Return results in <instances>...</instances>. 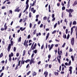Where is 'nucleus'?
Masks as SVG:
<instances>
[{
  "label": "nucleus",
  "mask_w": 77,
  "mask_h": 77,
  "mask_svg": "<svg viewBox=\"0 0 77 77\" xmlns=\"http://www.w3.org/2000/svg\"><path fill=\"white\" fill-rule=\"evenodd\" d=\"M75 29V30L76 32V38H77V26H73L72 28H71V35H72V33L73 32V29Z\"/></svg>",
  "instance_id": "obj_1"
},
{
  "label": "nucleus",
  "mask_w": 77,
  "mask_h": 77,
  "mask_svg": "<svg viewBox=\"0 0 77 77\" xmlns=\"http://www.w3.org/2000/svg\"><path fill=\"white\" fill-rule=\"evenodd\" d=\"M11 44L8 45V46L7 48V50L8 52L10 51V50H11V45L12 46L14 45V42L13 41H11Z\"/></svg>",
  "instance_id": "obj_2"
},
{
  "label": "nucleus",
  "mask_w": 77,
  "mask_h": 77,
  "mask_svg": "<svg viewBox=\"0 0 77 77\" xmlns=\"http://www.w3.org/2000/svg\"><path fill=\"white\" fill-rule=\"evenodd\" d=\"M14 56V54L12 52L11 53V54H10L9 55V62H11V60H12V59L11 58V57H13Z\"/></svg>",
  "instance_id": "obj_3"
},
{
  "label": "nucleus",
  "mask_w": 77,
  "mask_h": 77,
  "mask_svg": "<svg viewBox=\"0 0 77 77\" xmlns=\"http://www.w3.org/2000/svg\"><path fill=\"white\" fill-rule=\"evenodd\" d=\"M59 55V57H57V60L58 61L59 63H60V59H61V55Z\"/></svg>",
  "instance_id": "obj_4"
},
{
  "label": "nucleus",
  "mask_w": 77,
  "mask_h": 77,
  "mask_svg": "<svg viewBox=\"0 0 77 77\" xmlns=\"http://www.w3.org/2000/svg\"><path fill=\"white\" fill-rule=\"evenodd\" d=\"M71 44L72 45H74V38H72L71 40Z\"/></svg>",
  "instance_id": "obj_5"
},
{
  "label": "nucleus",
  "mask_w": 77,
  "mask_h": 77,
  "mask_svg": "<svg viewBox=\"0 0 77 77\" xmlns=\"http://www.w3.org/2000/svg\"><path fill=\"white\" fill-rule=\"evenodd\" d=\"M69 71H70V74H72V66H70L69 67Z\"/></svg>",
  "instance_id": "obj_6"
},
{
  "label": "nucleus",
  "mask_w": 77,
  "mask_h": 77,
  "mask_svg": "<svg viewBox=\"0 0 77 77\" xmlns=\"http://www.w3.org/2000/svg\"><path fill=\"white\" fill-rule=\"evenodd\" d=\"M33 61H34V58H31L29 62L30 65H32V63H33Z\"/></svg>",
  "instance_id": "obj_7"
},
{
  "label": "nucleus",
  "mask_w": 77,
  "mask_h": 77,
  "mask_svg": "<svg viewBox=\"0 0 77 77\" xmlns=\"http://www.w3.org/2000/svg\"><path fill=\"white\" fill-rule=\"evenodd\" d=\"M68 12L69 13H72V12H74V10L73 9H70L68 10Z\"/></svg>",
  "instance_id": "obj_8"
},
{
  "label": "nucleus",
  "mask_w": 77,
  "mask_h": 77,
  "mask_svg": "<svg viewBox=\"0 0 77 77\" xmlns=\"http://www.w3.org/2000/svg\"><path fill=\"white\" fill-rule=\"evenodd\" d=\"M48 72H47V71H45L44 72V75H45V77H47V76L48 75Z\"/></svg>",
  "instance_id": "obj_9"
},
{
  "label": "nucleus",
  "mask_w": 77,
  "mask_h": 77,
  "mask_svg": "<svg viewBox=\"0 0 77 77\" xmlns=\"http://www.w3.org/2000/svg\"><path fill=\"white\" fill-rule=\"evenodd\" d=\"M19 7H18L15 10V12H19V11H20V10H19Z\"/></svg>",
  "instance_id": "obj_10"
},
{
  "label": "nucleus",
  "mask_w": 77,
  "mask_h": 77,
  "mask_svg": "<svg viewBox=\"0 0 77 77\" xmlns=\"http://www.w3.org/2000/svg\"><path fill=\"white\" fill-rule=\"evenodd\" d=\"M36 47V43H35V45H34V46H33V48H32V50H35V48Z\"/></svg>",
  "instance_id": "obj_11"
},
{
  "label": "nucleus",
  "mask_w": 77,
  "mask_h": 77,
  "mask_svg": "<svg viewBox=\"0 0 77 77\" xmlns=\"http://www.w3.org/2000/svg\"><path fill=\"white\" fill-rule=\"evenodd\" d=\"M49 35H50V33H48L47 34V36L46 37V41H47V39H48V37L49 36Z\"/></svg>",
  "instance_id": "obj_12"
},
{
  "label": "nucleus",
  "mask_w": 77,
  "mask_h": 77,
  "mask_svg": "<svg viewBox=\"0 0 77 77\" xmlns=\"http://www.w3.org/2000/svg\"><path fill=\"white\" fill-rule=\"evenodd\" d=\"M58 55H62V54H60V47H59L58 49Z\"/></svg>",
  "instance_id": "obj_13"
},
{
  "label": "nucleus",
  "mask_w": 77,
  "mask_h": 77,
  "mask_svg": "<svg viewBox=\"0 0 77 77\" xmlns=\"http://www.w3.org/2000/svg\"><path fill=\"white\" fill-rule=\"evenodd\" d=\"M24 62H25V61L24 60V59L22 60L21 61V65H24Z\"/></svg>",
  "instance_id": "obj_14"
},
{
  "label": "nucleus",
  "mask_w": 77,
  "mask_h": 77,
  "mask_svg": "<svg viewBox=\"0 0 77 77\" xmlns=\"http://www.w3.org/2000/svg\"><path fill=\"white\" fill-rule=\"evenodd\" d=\"M26 29V27H24L23 28V27H21L20 28V30H21V32H23V30H24Z\"/></svg>",
  "instance_id": "obj_15"
},
{
  "label": "nucleus",
  "mask_w": 77,
  "mask_h": 77,
  "mask_svg": "<svg viewBox=\"0 0 77 77\" xmlns=\"http://www.w3.org/2000/svg\"><path fill=\"white\" fill-rule=\"evenodd\" d=\"M4 30H6L7 29V28H8V27L7 26H6V23H5V24L4 26Z\"/></svg>",
  "instance_id": "obj_16"
},
{
  "label": "nucleus",
  "mask_w": 77,
  "mask_h": 77,
  "mask_svg": "<svg viewBox=\"0 0 77 77\" xmlns=\"http://www.w3.org/2000/svg\"><path fill=\"white\" fill-rule=\"evenodd\" d=\"M53 46H54V45L53 44H52L51 46V47L49 49V51H50L51 49L53 48Z\"/></svg>",
  "instance_id": "obj_17"
},
{
  "label": "nucleus",
  "mask_w": 77,
  "mask_h": 77,
  "mask_svg": "<svg viewBox=\"0 0 77 77\" xmlns=\"http://www.w3.org/2000/svg\"><path fill=\"white\" fill-rule=\"evenodd\" d=\"M32 51V49H30V50H29L28 51V54L29 55V56H30V53L31 52V51Z\"/></svg>",
  "instance_id": "obj_18"
},
{
  "label": "nucleus",
  "mask_w": 77,
  "mask_h": 77,
  "mask_svg": "<svg viewBox=\"0 0 77 77\" xmlns=\"http://www.w3.org/2000/svg\"><path fill=\"white\" fill-rule=\"evenodd\" d=\"M77 4V1H75L73 5L72 6H75V5H76Z\"/></svg>",
  "instance_id": "obj_19"
},
{
  "label": "nucleus",
  "mask_w": 77,
  "mask_h": 77,
  "mask_svg": "<svg viewBox=\"0 0 77 77\" xmlns=\"http://www.w3.org/2000/svg\"><path fill=\"white\" fill-rule=\"evenodd\" d=\"M54 74L55 75H59V73L58 72H54Z\"/></svg>",
  "instance_id": "obj_20"
},
{
  "label": "nucleus",
  "mask_w": 77,
  "mask_h": 77,
  "mask_svg": "<svg viewBox=\"0 0 77 77\" xmlns=\"http://www.w3.org/2000/svg\"><path fill=\"white\" fill-rule=\"evenodd\" d=\"M25 54H26V50H24L23 51V56H24V55H25Z\"/></svg>",
  "instance_id": "obj_21"
},
{
  "label": "nucleus",
  "mask_w": 77,
  "mask_h": 77,
  "mask_svg": "<svg viewBox=\"0 0 77 77\" xmlns=\"http://www.w3.org/2000/svg\"><path fill=\"white\" fill-rule=\"evenodd\" d=\"M69 17H72V14H71V13H69Z\"/></svg>",
  "instance_id": "obj_22"
},
{
  "label": "nucleus",
  "mask_w": 77,
  "mask_h": 77,
  "mask_svg": "<svg viewBox=\"0 0 77 77\" xmlns=\"http://www.w3.org/2000/svg\"><path fill=\"white\" fill-rule=\"evenodd\" d=\"M71 58H72V61H74V56H73L72 55L71 56Z\"/></svg>",
  "instance_id": "obj_23"
},
{
  "label": "nucleus",
  "mask_w": 77,
  "mask_h": 77,
  "mask_svg": "<svg viewBox=\"0 0 77 77\" xmlns=\"http://www.w3.org/2000/svg\"><path fill=\"white\" fill-rule=\"evenodd\" d=\"M73 25H76V24H77V23L76 22V21H74L72 23Z\"/></svg>",
  "instance_id": "obj_24"
},
{
  "label": "nucleus",
  "mask_w": 77,
  "mask_h": 77,
  "mask_svg": "<svg viewBox=\"0 0 77 77\" xmlns=\"http://www.w3.org/2000/svg\"><path fill=\"white\" fill-rule=\"evenodd\" d=\"M29 0H26V5H29Z\"/></svg>",
  "instance_id": "obj_25"
},
{
  "label": "nucleus",
  "mask_w": 77,
  "mask_h": 77,
  "mask_svg": "<svg viewBox=\"0 0 77 77\" xmlns=\"http://www.w3.org/2000/svg\"><path fill=\"white\" fill-rule=\"evenodd\" d=\"M30 59H28L26 60L25 61V63H27V62H30Z\"/></svg>",
  "instance_id": "obj_26"
},
{
  "label": "nucleus",
  "mask_w": 77,
  "mask_h": 77,
  "mask_svg": "<svg viewBox=\"0 0 77 77\" xmlns=\"http://www.w3.org/2000/svg\"><path fill=\"white\" fill-rule=\"evenodd\" d=\"M57 23H56L54 26V29H55L56 26H57Z\"/></svg>",
  "instance_id": "obj_27"
},
{
  "label": "nucleus",
  "mask_w": 77,
  "mask_h": 77,
  "mask_svg": "<svg viewBox=\"0 0 77 77\" xmlns=\"http://www.w3.org/2000/svg\"><path fill=\"white\" fill-rule=\"evenodd\" d=\"M63 38L65 39H66V34H63Z\"/></svg>",
  "instance_id": "obj_28"
},
{
  "label": "nucleus",
  "mask_w": 77,
  "mask_h": 77,
  "mask_svg": "<svg viewBox=\"0 0 77 77\" xmlns=\"http://www.w3.org/2000/svg\"><path fill=\"white\" fill-rule=\"evenodd\" d=\"M71 64V60H70L69 62V64H68V65L69 66H70Z\"/></svg>",
  "instance_id": "obj_29"
},
{
  "label": "nucleus",
  "mask_w": 77,
  "mask_h": 77,
  "mask_svg": "<svg viewBox=\"0 0 77 77\" xmlns=\"http://www.w3.org/2000/svg\"><path fill=\"white\" fill-rule=\"evenodd\" d=\"M32 13L31 12H30L29 14V18H31L32 17Z\"/></svg>",
  "instance_id": "obj_30"
},
{
  "label": "nucleus",
  "mask_w": 77,
  "mask_h": 77,
  "mask_svg": "<svg viewBox=\"0 0 77 77\" xmlns=\"http://www.w3.org/2000/svg\"><path fill=\"white\" fill-rule=\"evenodd\" d=\"M21 37H20L19 38L18 41V42H21Z\"/></svg>",
  "instance_id": "obj_31"
},
{
  "label": "nucleus",
  "mask_w": 77,
  "mask_h": 77,
  "mask_svg": "<svg viewBox=\"0 0 77 77\" xmlns=\"http://www.w3.org/2000/svg\"><path fill=\"white\" fill-rule=\"evenodd\" d=\"M57 32V31L56 30H54V31H53L52 32V34H54V33H56V32Z\"/></svg>",
  "instance_id": "obj_32"
},
{
  "label": "nucleus",
  "mask_w": 77,
  "mask_h": 77,
  "mask_svg": "<svg viewBox=\"0 0 77 77\" xmlns=\"http://www.w3.org/2000/svg\"><path fill=\"white\" fill-rule=\"evenodd\" d=\"M34 44H35V42H33V43H32V44L31 45V48H33V47Z\"/></svg>",
  "instance_id": "obj_33"
},
{
  "label": "nucleus",
  "mask_w": 77,
  "mask_h": 77,
  "mask_svg": "<svg viewBox=\"0 0 77 77\" xmlns=\"http://www.w3.org/2000/svg\"><path fill=\"white\" fill-rule=\"evenodd\" d=\"M36 72H34V73H33V76L36 75Z\"/></svg>",
  "instance_id": "obj_34"
},
{
  "label": "nucleus",
  "mask_w": 77,
  "mask_h": 77,
  "mask_svg": "<svg viewBox=\"0 0 77 77\" xmlns=\"http://www.w3.org/2000/svg\"><path fill=\"white\" fill-rule=\"evenodd\" d=\"M47 17L46 16H45L43 17V20H46Z\"/></svg>",
  "instance_id": "obj_35"
},
{
  "label": "nucleus",
  "mask_w": 77,
  "mask_h": 77,
  "mask_svg": "<svg viewBox=\"0 0 77 77\" xmlns=\"http://www.w3.org/2000/svg\"><path fill=\"white\" fill-rule=\"evenodd\" d=\"M3 56V53H2L0 55V58L2 57Z\"/></svg>",
  "instance_id": "obj_36"
},
{
  "label": "nucleus",
  "mask_w": 77,
  "mask_h": 77,
  "mask_svg": "<svg viewBox=\"0 0 77 77\" xmlns=\"http://www.w3.org/2000/svg\"><path fill=\"white\" fill-rule=\"evenodd\" d=\"M28 8H29V5H26V7L25 8V9L27 10L28 9Z\"/></svg>",
  "instance_id": "obj_37"
},
{
  "label": "nucleus",
  "mask_w": 77,
  "mask_h": 77,
  "mask_svg": "<svg viewBox=\"0 0 77 77\" xmlns=\"http://www.w3.org/2000/svg\"><path fill=\"white\" fill-rule=\"evenodd\" d=\"M36 29H35L34 30V31L33 32V35H35L36 34Z\"/></svg>",
  "instance_id": "obj_38"
},
{
  "label": "nucleus",
  "mask_w": 77,
  "mask_h": 77,
  "mask_svg": "<svg viewBox=\"0 0 77 77\" xmlns=\"http://www.w3.org/2000/svg\"><path fill=\"white\" fill-rule=\"evenodd\" d=\"M31 72V71H29V72L27 73V75H29L30 74Z\"/></svg>",
  "instance_id": "obj_39"
},
{
  "label": "nucleus",
  "mask_w": 77,
  "mask_h": 77,
  "mask_svg": "<svg viewBox=\"0 0 77 77\" xmlns=\"http://www.w3.org/2000/svg\"><path fill=\"white\" fill-rule=\"evenodd\" d=\"M18 65H17L16 67L15 68V70H17V69H18Z\"/></svg>",
  "instance_id": "obj_40"
},
{
  "label": "nucleus",
  "mask_w": 77,
  "mask_h": 77,
  "mask_svg": "<svg viewBox=\"0 0 77 77\" xmlns=\"http://www.w3.org/2000/svg\"><path fill=\"white\" fill-rule=\"evenodd\" d=\"M65 44H66V43H64L63 45L62 46V47H63V48L65 47Z\"/></svg>",
  "instance_id": "obj_41"
},
{
  "label": "nucleus",
  "mask_w": 77,
  "mask_h": 77,
  "mask_svg": "<svg viewBox=\"0 0 77 77\" xmlns=\"http://www.w3.org/2000/svg\"><path fill=\"white\" fill-rule=\"evenodd\" d=\"M48 66V64H46L45 65V68H47Z\"/></svg>",
  "instance_id": "obj_42"
},
{
  "label": "nucleus",
  "mask_w": 77,
  "mask_h": 77,
  "mask_svg": "<svg viewBox=\"0 0 77 77\" xmlns=\"http://www.w3.org/2000/svg\"><path fill=\"white\" fill-rule=\"evenodd\" d=\"M44 44H43L41 47V49L42 50V49L44 48Z\"/></svg>",
  "instance_id": "obj_43"
},
{
  "label": "nucleus",
  "mask_w": 77,
  "mask_h": 77,
  "mask_svg": "<svg viewBox=\"0 0 77 77\" xmlns=\"http://www.w3.org/2000/svg\"><path fill=\"white\" fill-rule=\"evenodd\" d=\"M65 9V6H63L62 7V10H64Z\"/></svg>",
  "instance_id": "obj_44"
},
{
  "label": "nucleus",
  "mask_w": 77,
  "mask_h": 77,
  "mask_svg": "<svg viewBox=\"0 0 77 77\" xmlns=\"http://www.w3.org/2000/svg\"><path fill=\"white\" fill-rule=\"evenodd\" d=\"M69 51L70 52H71V51H72V48H70Z\"/></svg>",
  "instance_id": "obj_45"
},
{
  "label": "nucleus",
  "mask_w": 77,
  "mask_h": 77,
  "mask_svg": "<svg viewBox=\"0 0 77 77\" xmlns=\"http://www.w3.org/2000/svg\"><path fill=\"white\" fill-rule=\"evenodd\" d=\"M19 55H20V54H19V53H17L16 56L17 57H18V56H19Z\"/></svg>",
  "instance_id": "obj_46"
},
{
  "label": "nucleus",
  "mask_w": 77,
  "mask_h": 77,
  "mask_svg": "<svg viewBox=\"0 0 77 77\" xmlns=\"http://www.w3.org/2000/svg\"><path fill=\"white\" fill-rule=\"evenodd\" d=\"M48 47V44L46 43V44L45 48L46 49Z\"/></svg>",
  "instance_id": "obj_47"
},
{
  "label": "nucleus",
  "mask_w": 77,
  "mask_h": 77,
  "mask_svg": "<svg viewBox=\"0 0 77 77\" xmlns=\"http://www.w3.org/2000/svg\"><path fill=\"white\" fill-rule=\"evenodd\" d=\"M51 55L49 54L48 55V59H50V58H51Z\"/></svg>",
  "instance_id": "obj_48"
},
{
  "label": "nucleus",
  "mask_w": 77,
  "mask_h": 77,
  "mask_svg": "<svg viewBox=\"0 0 77 77\" xmlns=\"http://www.w3.org/2000/svg\"><path fill=\"white\" fill-rule=\"evenodd\" d=\"M8 32H10L11 31V29L9 28H8Z\"/></svg>",
  "instance_id": "obj_49"
},
{
  "label": "nucleus",
  "mask_w": 77,
  "mask_h": 77,
  "mask_svg": "<svg viewBox=\"0 0 77 77\" xmlns=\"http://www.w3.org/2000/svg\"><path fill=\"white\" fill-rule=\"evenodd\" d=\"M10 13L11 14H12V11L11 10L9 11Z\"/></svg>",
  "instance_id": "obj_50"
},
{
  "label": "nucleus",
  "mask_w": 77,
  "mask_h": 77,
  "mask_svg": "<svg viewBox=\"0 0 77 77\" xmlns=\"http://www.w3.org/2000/svg\"><path fill=\"white\" fill-rule=\"evenodd\" d=\"M52 18H53L52 19V21H54V20H56V18L55 17H54Z\"/></svg>",
  "instance_id": "obj_51"
},
{
  "label": "nucleus",
  "mask_w": 77,
  "mask_h": 77,
  "mask_svg": "<svg viewBox=\"0 0 77 77\" xmlns=\"http://www.w3.org/2000/svg\"><path fill=\"white\" fill-rule=\"evenodd\" d=\"M16 51V48H15V47H14V52H15Z\"/></svg>",
  "instance_id": "obj_52"
},
{
  "label": "nucleus",
  "mask_w": 77,
  "mask_h": 77,
  "mask_svg": "<svg viewBox=\"0 0 77 77\" xmlns=\"http://www.w3.org/2000/svg\"><path fill=\"white\" fill-rule=\"evenodd\" d=\"M32 23H30L29 24V27L30 28H32Z\"/></svg>",
  "instance_id": "obj_53"
},
{
  "label": "nucleus",
  "mask_w": 77,
  "mask_h": 77,
  "mask_svg": "<svg viewBox=\"0 0 77 77\" xmlns=\"http://www.w3.org/2000/svg\"><path fill=\"white\" fill-rule=\"evenodd\" d=\"M34 52L35 54H36V53H37V50H35L34 51Z\"/></svg>",
  "instance_id": "obj_54"
},
{
  "label": "nucleus",
  "mask_w": 77,
  "mask_h": 77,
  "mask_svg": "<svg viewBox=\"0 0 77 77\" xmlns=\"http://www.w3.org/2000/svg\"><path fill=\"white\" fill-rule=\"evenodd\" d=\"M35 1L33 2V3L32 4V6H33L35 5Z\"/></svg>",
  "instance_id": "obj_55"
},
{
  "label": "nucleus",
  "mask_w": 77,
  "mask_h": 77,
  "mask_svg": "<svg viewBox=\"0 0 77 77\" xmlns=\"http://www.w3.org/2000/svg\"><path fill=\"white\" fill-rule=\"evenodd\" d=\"M25 45V47L26 46V47H28V44H25V45Z\"/></svg>",
  "instance_id": "obj_56"
},
{
  "label": "nucleus",
  "mask_w": 77,
  "mask_h": 77,
  "mask_svg": "<svg viewBox=\"0 0 77 77\" xmlns=\"http://www.w3.org/2000/svg\"><path fill=\"white\" fill-rule=\"evenodd\" d=\"M30 38V35H29L27 37L28 39H29V38Z\"/></svg>",
  "instance_id": "obj_57"
},
{
  "label": "nucleus",
  "mask_w": 77,
  "mask_h": 77,
  "mask_svg": "<svg viewBox=\"0 0 77 77\" xmlns=\"http://www.w3.org/2000/svg\"><path fill=\"white\" fill-rule=\"evenodd\" d=\"M4 30H5V29H4V28H2L1 29V31H3Z\"/></svg>",
  "instance_id": "obj_58"
},
{
  "label": "nucleus",
  "mask_w": 77,
  "mask_h": 77,
  "mask_svg": "<svg viewBox=\"0 0 77 77\" xmlns=\"http://www.w3.org/2000/svg\"><path fill=\"white\" fill-rule=\"evenodd\" d=\"M42 27H43V24H41L40 26V27L41 28Z\"/></svg>",
  "instance_id": "obj_59"
},
{
  "label": "nucleus",
  "mask_w": 77,
  "mask_h": 77,
  "mask_svg": "<svg viewBox=\"0 0 77 77\" xmlns=\"http://www.w3.org/2000/svg\"><path fill=\"white\" fill-rule=\"evenodd\" d=\"M57 6L59 7L60 6V3H58L57 4Z\"/></svg>",
  "instance_id": "obj_60"
},
{
  "label": "nucleus",
  "mask_w": 77,
  "mask_h": 77,
  "mask_svg": "<svg viewBox=\"0 0 77 77\" xmlns=\"http://www.w3.org/2000/svg\"><path fill=\"white\" fill-rule=\"evenodd\" d=\"M26 43V40H25L24 42V43L23 44V45H25Z\"/></svg>",
  "instance_id": "obj_61"
},
{
  "label": "nucleus",
  "mask_w": 77,
  "mask_h": 77,
  "mask_svg": "<svg viewBox=\"0 0 77 77\" xmlns=\"http://www.w3.org/2000/svg\"><path fill=\"white\" fill-rule=\"evenodd\" d=\"M49 68H51V64H49Z\"/></svg>",
  "instance_id": "obj_62"
},
{
  "label": "nucleus",
  "mask_w": 77,
  "mask_h": 77,
  "mask_svg": "<svg viewBox=\"0 0 77 77\" xmlns=\"http://www.w3.org/2000/svg\"><path fill=\"white\" fill-rule=\"evenodd\" d=\"M33 56H34V53H32L31 55V57H33Z\"/></svg>",
  "instance_id": "obj_63"
},
{
  "label": "nucleus",
  "mask_w": 77,
  "mask_h": 77,
  "mask_svg": "<svg viewBox=\"0 0 77 77\" xmlns=\"http://www.w3.org/2000/svg\"><path fill=\"white\" fill-rule=\"evenodd\" d=\"M41 23V20H39L38 23V24H39Z\"/></svg>",
  "instance_id": "obj_64"
}]
</instances>
